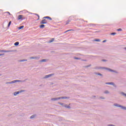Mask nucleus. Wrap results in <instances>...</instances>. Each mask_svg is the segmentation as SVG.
Returning <instances> with one entry per match:
<instances>
[{"instance_id": "nucleus-1", "label": "nucleus", "mask_w": 126, "mask_h": 126, "mask_svg": "<svg viewBox=\"0 0 126 126\" xmlns=\"http://www.w3.org/2000/svg\"><path fill=\"white\" fill-rule=\"evenodd\" d=\"M67 97H57V98H52L51 100L53 101H56L61 99H67Z\"/></svg>"}, {"instance_id": "nucleus-2", "label": "nucleus", "mask_w": 126, "mask_h": 126, "mask_svg": "<svg viewBox=\"0 0 126 126\" xmlns=\"http://www.w3.org/2000/svg\"><path fill=\"white\" fill-rule=\"evenodd\" d=\"M115 106L119 107L122 108V109H124V110H126V107H123V106H122V105H118L117 104H115Z\"/></svg>"}, {"instance_id": "nucleus-3", "label": "nucleus", "mask_w": 126, "mask_h": 126, "mask_svg": "<svg viewBox=\"0 0 126 126\" xmlns=\"http://www.w3.org/2000/svg\"><path fill=\"white\" fill-rule=\"evenodd\" d=\"M41 24H46L47 20L46 19H43L40 22Z\"/></svg>"}, {"instance_id": "nucleus-4", "label": "nucleus", "mask_w": 126, "mask_h": 126, "mask_svg": "<svg viewBox=\"0 0 126 126\" xmlns=\"http://www.w3.org/2000/svg\"><path fill=\"white\" fill-rule=\"evenodd\" d=\"M54 75V74H50L45 76V78H49L50 77Z\"/></svg>"}, {"instance_id": "nucleus-5", "label": "nucleus", "mask_w": 126, "mask_h": 126, "mask_svg": "<svg viewBox=\"0 0 126 126\" xmlns=\"http://www.w3.org/2000/svg\"><path fill=\"white\" fill-rule=\"evenodd\" d=\"M22 17H23V16L22 15H20L18 17V20H20V19H22Z\"/></svg>"}, {"instance_id": "nucleus-6", "label": "nucleus", "mask_w": 126, "mask_h": 126, "mask_svg": "<svg viewBox=\"0 0 126 126\" xmlns=\"http://www.w3.org/2000/svg\"><path fill=\"white\" fill-rule=\"evenodd\" d=\"M1 53H9L10 51H6L5 50H2L0 51Z\"/></svg>"}, {"instance_id": "nucleus-7", "label": "nucleus", "mask_w": 126, "mask_h": 126, "mask_svg": "<svg viewBox=\"0 0 126 126\" xmlns=\"http://www.w3.org/2000/svg\"><path fill=\"white\" fill-rule=\"evenodd\" d=\"M30 59H39V58L36 57H30Z\"/></svg>"}, {"instance_id": "nucleus-8", "label": "nucleus", "mask_w": 126, "mask_h": 126, "mask_svg": "<svg viewBox=\"0 0 126 126\" xmlns=\"http://www.w3.org/2000/svg\"><path fill=\"white\" fill-rule=\"evenodd\" d=\"M43 18H46L47 19H49V20H52V18L49 16L44 17Z\"/></svg>"}, {"instance_id": "nucleus-9", "label": "nucleus", "mask_w": 126, "mask_h": 126, "mask_svg": "<svg viewBox=\"0 0 126 126\" xmlns=\"http://www.w3.org/2000/svg\"><path fill=\"white\" fill-rule=\"evenodd\" d=\"M64 107L66 108L70 109L71 107L69 106V105H64Z\"/></svg>"}, {"instance_id": "nucleus-10", "label": "nucleus", "mask_w": 126, "mask_h": 126, "mask_svg": "<svg viewBox=\"0 0 126 126\" xmlns=\"http://www.w3.org/2000/svg\"><path fill=\"white\" fill-rule=\"evenodd\" d=\"M106 84H107V85H113L114 83H113V82H108V83H106Z\"/></svg>"}, {"instance_id": "nucleus-11", "label": "nucleus", "mask_w": 126, "mask_h": 126, "mask_svg": "<svg viewBox=\"0 0 126 126\" xmlns=\"http://www.w3.org/2000/svg\"><path fill=\"white\" fill-rule=\"evenodd\" d=\"M18 28V29H19V30H20V29H22V28H24V26H20V27H19Z\"/></svg>"}, {"instance_id": "nucleus-12", "label": "nucleus", "mask_w": 126, "mask_h": 126, "mask_svg": "<svg viewBox=\"0 0 126 126\" xmlns=\"http://www.w3.org/2000/svg\"><path fill=\"white\" fill-rule=\"evenodd\" d=\"M54 41V38H52L51 40H50L49 43H52Z\"/></svg>"}, {"instance_id": "nucleus-13", "label": "nucleus", "mask_w": 126, "mask_h": 126, "mask_svg": "<svg viewBox=\"0 0 126 126\" xmlns=\"http://www.w3.org/2000/svg\"><path fill=\"white\" fill-rule=\"evenodd\" d=\"M15 83H16V81L14 80V81H12L11 82H9V84H14Z\"/></svg>"}, {"instance_id": "nucleus-14", "label": "nucleus", "mask_w": 126, "mask_h": 126, "mask_svg": "<svg viewBox=\"0 0 126 126\" xmlns=\"http://www.w3.org/2000/svg\"><path fill=\"white\" fill-rule=\"evenodd\" d=\"M69 31H74V30H73L72 29H70V30H68L65 31V32H69Z\"/></svg>"}, {"instance_id": "nucleus-15", "label": "nucleus", "mask_w": 126, "mask_h": 126, "mask_svg": "<svg viewBox=\"0 0 126 126\" xmlns=\"http://www.w3.org/2000/svg\"><path fill=\"white\" fill-rule=\"evenodd\" d=\"M19 94V92H16L14 93V95H17V94Z\"/></svg>"}, {"instance_id": "nucleus-16", "label": "nucleus", "mask_w": 126, "mask_h": 126, "mask_svg": "<svg viewBox=\"0 0 126 126\" xmlns=\"http://www.w3.org/2000/svg\"><path fill=\"white\" fill-rule=\"evenodd\" d=\"M117 31H118V32H120L121 31H123V30L122 29H119L117 30Z\"/></svg>"}, {"instance_id": "nucleus-17", "label": "nucleus", "mask_w": 126, "mask_h": 126, "mask_svg": "<svg viewBox=\"0 0 126 126\" xmlns=\"http://www.w3.org/2000/svg\"><path fill=\"white\" fill-rule=\"evenodd\" d=\"M34 14L35 15H36L38 17L37 20H39V19H40V16H39L38 14Z\"/></svg>"}, {"instance_id": "nucleus-18", "label": "nucleus", "mask_w": 126, "mask_h": 126, "mask_svg": "<svg viewBox=\"0 0 126 126\" xmlns=\"http://www.w3.org/2000/svg\"><path fill=\"white\" fill-rule=\"evenodd\" d=\"M19 45V42H16L14 43L15 46H18Z\"/></svg>"}, {"instance_id": "nucleus-19", "label": "nucleus", "mask_w": 126, "mask_h": 126, "mask_svg": "<svg viewBox=\"0 0 126 126\" xmlns=\"http://www.w3.org/2000/svg\"><path fill=\"white\" fill-rule=\"evenodd\" d=\"M39 27L40 28H43V27H45V26L44 25H41L39 26Z\"/></svg>"}, {"instance_id": "nucleus-20", "label": "nucleus", "mask_w": 126, "mask_h": 126, "mask_svg": "<svg viewBox=\"0 0 126 126\" xmlns=\"http://www.w3.org/2000/svg\"><path fill=\"white\" fill-rule=\"evenodd\" d=\"M46 62V59H43V60L40 61V62Z\"/></svg>"}, {"instance_id": "nucleus-21", "label": "nucleus", "mask_w": 126, "mask_h": 126, "mask_svg": "<svg viewBox=\"0 0 126 126\" xmlns=\"http://www.w3.org/2000/svg\"><path fill=\"white\" fill-rule=\"evenodd\" d=\"M10 24H11V21H10L8 25V27H9L10 26Z\"/></svg>"}, {"instance_id": "nucleus-22", "label": "nucleus", "mask_w": 126, "mask_h": 126, "mask_svg": "<svg viewBox=\"0 0 126 126\" xmlns=\"http://www.w3.org/2000/svg\"><path fill=\"white\" fill-rule=\"evenodd\" d=\"M34 118H35V115H32V116L30 117V119H33Z\"/></svg>"}, {"instance_id": "nucleus-23", "label": "nucleus", "mask_w": 126, "mask_h": 126, "mask_svg": "<svg viewBox=\"0 0 126 126\" xmlns=\"http://www.w3.org/2000/svg\"><path fill=\"white\" fill-rule=\"evenodd\" d=\"M94 41L99 42L100 40V39H94Z\"/></svg>"}, {"instance_id": "nucleus-24", "label": "nucleus", "mask_w": 126, "mask_h": 126, "mask_svg": "<svg viewBox=\"0 0 126 126\" xmlns=\"http://www.w3.org/2000/svg\"><path fill=\"white\" fill-rule=\"evenodd\" d=\"M5 13H8L9 15H12L9 12H5Z\"/></svg>"}, {"instance_id": "nucleus-25", "label": "nucleus", "mask_w": 126, "mask_h": 126, "mask_svg": "<svg viewBox=\"0 0 126 126\" xmlns=\"http://www.w3.org/2000/svg\"><path fill=\"white\" fill-rule=\"evenodd\" d=\"M116 34V33L115 32H114V33H110V35H115Z\"/></svg>"}, {"instance_id": "nucleus-26", "label": "nucleus", "mask_w": 126, "mask_h": 126, "mask_svg": "<svg viewBox=\"0 0 126 126\" xmlns=\"http://www.w3.org/2000/svg\"><path fill=\"white\" fill-rule=\"evenodd\" d=\"M105 94H109V92L108 91H105Z\"/></svg>"}, {"instance_id": "nucleus-27", "label": "nucleus", "mask_w": 126, "mask_h": 126, "mask_svg": "<svg viewBox=\"0 0 126 126\" xmlns=\"http://www.w3.org/2000/svg\"><path fill=\"white\" fill-rule=\"evenodd\" d=\"M26 61H27V60H21V61H20V62H26Z\"/></svg>"}, {"instance_id": "nucleus-28", "label": "nucleus", "mask_w": 126, "mask_h": 126, "mask_svg": "<svg viewBox=\"0 0 126 126\" xmlns=\"http://www.w3.org/2000/svg\"><path fill=\"white\" fill-rule=\"evenodd\" d=\"M59 104H60L62 106L63 105V103H59Z\"/></svg>"}, {"instance_id": "nucleus-29", "label": "nucleus", "mask_w": 126, "mask_h": 126, "mask_svg": "<svg viewBox=\"0 0 126 126\" xmlns=\"http://www.w3.org/2000/svg\"><path fill=\"white\" fill-rule=\"evenodd\" d=\"M90 26H94V24H91L90 25Z\"/></svg>"}, {"instance_id": "nucleus-30", "label": "nucleus", "mask_w": 126, "mask_h": 126, "mask_svg": "<svg viewBox=\"0 0 126 126\" xmlns=\"http://www.w3.org/2000/svg\"><path fill=\"white\" fill-rule=\"evenodd\" d=\"M16 82H22L21 80H16Z\"/></svg>"}, {"instance_id": "nucleus-31", "label": "nucleus", "mask_w": 126, "mask_h": 126, "mask_svg": "<svg viewBox=\"0 0 126 126\" xmlns=\"http://www.w3.org/2000/svg\"><path fill=\"white\" fill-rule=\"evenodd\" d=\"M4 55V54H0V56H2Z\"/></svg>"}, {"instance_id": "nucleus-32", "label": "nucleus", "mask_w": 126, "mask_h": 126, "mask_svg": "<svg viewBox=\"0 0 126 126\" xmlns=\"http://www.w3.org/2000/svg\"><path fill=\"white\" fill-rule=\"evenodd\" d=\"M106 42V40H103V41H102L103 43H105Z\"/></svg>"}, {"instance_id": "nucleus-33", "label": "nucleus", "mask_w": 126, "mask_h": 126, "mask_svg": "<svg viewBox=\"0 0 126 126\" xmlns=\"http://www.w3.org/2000/svg\"><path fill=\"white\" fill-rule=\"evenodd\" d=\"M74 59L78 60V59H79V58H74Z\"/></svg>"}, {"instance_id": "nucleus-34", "label": "nucleus", "mask_w": 126, "mask_h": 126, "mask_svg": "<svg viewBox=\"0 0 126 126\" xmlns=\"http://www.w3.org/2000/svg\"><path fill=\"white\" fill-rule=\"evenodd\" d=\"M123 94L124 95H125V96H126V94H124V93H123Z\"/></svg>"}, {"instance_id": "nucleus-35", "label": "nucleus", "mask_w": 126, "mask_h": 126, "mask_svg": "<svg viewBox=\"0 0 126 126\" xmlns=\"http://www.w3.org/2000/svg\"><path fill=\"white\" fill-rule=\"evenodd\" d=\"M109 126H115L112 125H109Z\"/></svg>"}, {"instance_id": "nucleus-36", "label": "nucleus", "mask_w": 126, "mask_h": 126, "mask_svg": "<svg viewBox=\"0 0 126 126\" xmlns=\"http://www.w3.org/2000/svg\"><path fill=\"white\" fill-rule=\"evenodd\" d=\"M98 75H102V74H100V73H98Z\"/></svg>"}, {"instance_id": "nucleus-37", "label": "nucleus", "mask_w": 126, "mask_h": 126, "mask_svg": "<svg viewBox=\"0 0 126 126\" xmlns=\"http://www.w3.org/2000/svg\"><path fill=\"white\" fill-rule=\"evenodd\" d=\"M106 60H102V62H106Z\"/></svg>"}, {"instance_id": "nucleus-38", "label": "nucleus", "mask_w": 126, "mask_h": 126, "mask_svg": "<svg viewBox=\"0 0 126 126\" xmlns=\"http://www.w3.org/2000/svg\"><path fill=\"white\" fill-rule=\"evenodd\" d=\"M66 25L68 24V23H66Z\"/></svg>"}, {"instance_id": "nucleus-39", "label": "nucleus", "mask_w": 126, "mask_h": 126, "mask_svg": "<svg viewBox=\"0 0 126 126\" xmlns=\"http://www.w3.org/2000/svg\"><path fill=\"white\" fill-rule=\"evenodd\" d=\"M110 71H113V70H110Z\"/></svg>"}, {"instance_id": "nucleus-40", "label": "nucleus", "mask_w": 126, "mask_h": 126, "mask_svg": "<svg viewBox=\"0 0 126 126\" xmlns=\"http://www.w3.org/2000/svg\"><path fill=\"white\" fill-rule=\"evenodd\" d=\"M124 49H125V50H126V47L124 48Z\"/></svg>"}, {"instance_id": "nucleus-41", "label": "nucleus", "mask_w": 126, "mask_h": 126, "mask_svg": "<svg viewBox=\"0 0 126 126\" xmlns=\"http://www.w3.org/2000/svg\"><path fill=\"white\" fill-rule=\"evenodd\" d=\"M21 92H23V91H21Z\"/></svg>"}]
</instances>
